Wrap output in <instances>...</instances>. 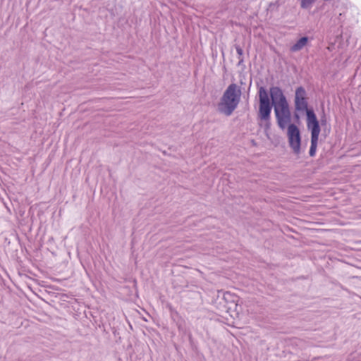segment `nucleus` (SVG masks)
Returning a JSON list of instances; mask_svg holds the SVG:
<instances>
[{
	"label": "nucleus",
	"mask_w": 361,
	"mask_h": 361,
	"mask_svg": "<svg viewBox=\"0 0 361 361\" xmlns=\"http://www.w3.org/2000/svg\"><path fill=\"white\" fill-rule=\"evenodd\" d=\"M271 102L269 99L267 90L260 87L258 90L259 94V111L258 118L265 123L266 128H270L271 112L272 105L276 106L280 103L287 102L282 90L277 86L271 87L269 90Z\"/></svg>",
	"instance_id": "1"
},
{
	"label": "nucleus",
	"mask_w": 361,
	"mask_h": 361,
	"mask_svg": "<svg viewBox=\"0 0 361 361\" xmlns=\"http://www.w3.org/2000/svg\"><path fill=\"white\" fill-rule=\"evenodd\" d=\"M241 94L240 87L235 83L229 85L218 104V111L227 116H231L238 106Z\"/></svg>",
	"instance_id": "2"
},
{
	"label": "nucleus",
	"mask_w": 361,
	"mask_h": 361,
	"mask_svg": "<svg viewBox=\"0 0 361 361\" xmlns=\"http://www.w3.org/2000/svg\"><path fill=\"white\" fill-rule=\"evenodd\" d=\"M307 93L305 88L302 86L298 87L295 90V110L300 112H306L307 116V127H310L311 125V122L310 123V118H311L310 116L314 117L315 119L317 116L312 109H308V102L307 99L306 97Z\"/></svg>",
	"instance_id": "3"
},
{
	"label": "nucleus",
	"mask_w": 361,
	"mask_h": 361,
	"mask_svg": "<svg viewBox=\"0 0 361 361\" xmlns=\"http://www.w3.org/2000/svg\"><path fill=\"white\" fill-rule=\"evenodd\" d=\"M274 113L279 127L283 130L291 121V114L288 102L280 103L274 106Z\"/></svg>",
	"instance_id": "4"
},
{
	"label": "nucleus",
	"mask_w": 361,
	"mask_h": 361,
	"mask_svg": "<svg viewBox=\"0 0 361 361\" xmlns=\"http://www.w3.org/2000/svg\"><path fill=\"white\" fill-rule=\"evenodd\" d=\"M310 116L311 118H310V123L311 122V125H310V127H307L308 130L311 131V145L309 154L310 157H314L317 152L319 135L321 129L318 120L315 119L314 117L312 116Z\"/></svg>",
	"instance_id": "5"
},
{
	"label": "nucleus",
	"mask_w": 361,
	"mask_h": 361,
	"mask_svg": "<svg viewBox=\"0 0 361 361\" xmlns=\"http://www.w3.org/2000/svg\"><path fill=\"white\" fill-rule=\"evenodd\" d=\"M288 137L289 145L296 154L300 153L301 137L298 128L295 124L288 126Z\"/></svg>",
	"instance_id": "6"
},
{
	"label": "nucleus",
	"mask_w": 361,
	"mask_h": 361,
	"mask_svg": "<svg viewBox=\"0 0 361 361\" xmlns=\"http://www.w3.org/2000/svg\"><path fill=\"white\" fill-rule=\"evenodd\" d=\"M308 40L309 39L307 37H301L293 45L290 47V50L292 52H296L301 50L302 49H303L305 46H306V44L308 42Z\"/></svg>",
	"instance_id": "7"
},
{
	"label": "nucleus",
	"mask_w": 361,
	"mask_h": 361,
	"mask_svg": "<svg viewBox=\"0 0 361 361\" xmlns=\"http://www.w3.org/2000/svg\"><path fill=\"white\" fill-rule=\"evenodd\" d=\"M235 49L238 55V66H240L244 61L243 59V50L239 45H235Z\"/></svg>",
	"instance_id": "8"
},
{
	"label": "nucleus",
	"mask_w": 361,
	"mask_h": 361,
	"mask_svg": "<svg viewBox=\"0 0 361 361\" xmlns=\"http://www.w3.org/2000/svg\"><path fill=\"white\" fill-rule=\"evenodd\" d=\"M316 0H301L300 1V6L302 8L307 9L311 8L312 4Z\"/></svg>",
	"instance_id": "9"
},
{
	"label": "nucleus",
	"mask_w": 361,
	"mask_h": 361,
	"mask_svg": "<svg viewBox=\"0 0 361 361\" xmlns=\"http://www.w3.org/2000/svg\"><path fill=\"white\" fill-rule=\"evenodd\" d=\"M352 361H361V349L353 355Z\"/></svg>",
	"instance_id": "10"
},
{
	"label": "nucleus",
	"mask_w": 361,
	"mask_h": 361,
	"mask_svg": "<svg viewBox=\"0 0 361 361\" xmlns=\"http://www.w3.org/2000/svg\"><path fill=\"white\" fill-rule=\"evenodd\" d=\"M224 298L226 300H233V296L229 293H225L224 294Z\"/></svg>",
	"instance_id": "11"
},
{
	"label": "nucleus",
	"mask_w": 361,
	"mask_h": 361,
	"mask_svg": "<svg viewBox=\"0 0 361 361\" xmlns=\"http://www.w3.org/2000/svg\"><path fill=\"white\" fill-rule=\"evenodd\" d=\"M277 6V2L275 3H271L269 4V9H271L272 8H274Z\"/></svg>",
	"instance_id": "12"
},
{
	"label": "nucleus",
	"mask_w": 361,
	"mask_h": 361,
	"mask_svg": "<svg viewBox=\"0 0 361 361\" xmlns=\"http://www.w3.org/2000/svg\"><path fill=\"white\" fill-rule=\"evenodd\" d=\"M295 116V118L296 119H298V118H299V116H298L297 114H295V116Z\"/></svg>",
	"instance_id": "13"
},
{
	"label": "nucleus",
	"mask_w": 361,
	"mask_h": 361,
	"mask_svg": "<svg viewBox=\"0 0 361 361\" xmlns=\"http://www.w3.org/2000/svg\"><path fill=\"white\" fill-rule=\"evenodd\" d=\"M325 121H326L325 119L324 120H322V119L321 120L322 123H324Z\"/></svg>",
	"instance_id": "14"
}]
</instances>
